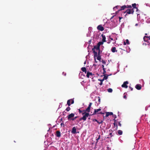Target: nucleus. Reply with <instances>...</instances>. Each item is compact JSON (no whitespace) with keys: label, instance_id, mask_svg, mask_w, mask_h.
<instances>
[{"label":"nucleus","instance_id":"3c124183","mask_svg":"<svg viewBox=\"0 0 150 150\" xmlns=\"http://www.w3.org/2000/svg\"><path fill=\"white\" fill-rule=\"evenodd\" d=\"M114 122L116 123V120H115V119H114Z\"/></svg>","mask_w":150,"mask_h":150},{"label":"nucleus","instance_id":"7c9ffc66","mask_svg":"<svg viewBox=\"0 0 150 150\" xmlns=\"http://www.w3.org/2000/svg\"><path fill=\"white\" fill-rule=\"evenodd\" d=\"M126 44H127V45H128V44H129V40L128 39H127L126 40Z\"/></svg>","mask_w":150,"mask_h":150},{"label":"nucleus","instance_id":"5701e85b","mask_svg":"<svg viewBox=\"0 0 150 150\" xmlns=\"http://www.w3.org/2000/svg\"><path fill=\"white\" fill-rule=\"evenodd\" d=\"M97 59L99 60V61H100L101 60V56L100 55H97Z\"/></svg>","mask_w":150,"mask_h":150},{"label":"nucleus","instance_id":"37998d69","mask_svg":"<svg viewBox=\"0 0 150 150\" xmlns=\"http://www.w3.org/2000/svg\"><path fill=\"white\" fill-rule=\"evenodd\" d=\"M99 84L100 85H102L103 84V82H100V83Z\"/></svg>","mask_w":150,"mask_h":150},{"label":"nucleus","instance_id":"864d4df0","mask_svg":"<svg viewBox=\"0 0 150 150\" xmlns=\"http://www.w3.org/2000/svg\"><path fill=\"white\" fill-rule=\"evenodd\" d=\"M93 66H96V64H93Z\"/></svg>","mask_w":150,"mask_h":150},{"label":"nucleus","instance_id":"bf43d9fd","mask_svg":"<svg viewBox=\"0 0 150 150\" xmlns=\"http://www.w3.org/2000/svg\"><path fill=\"white\" fill-rule=\"evenodd\" d=\"M115 118H116V115H115Z\"/></svg>","mask_w":150,"mask_h":150},{"label":"nucleus","instance_id":"473e14b6","mask_svg":"<svg viewBox=\"0 0 150 150\" xmlns=\"http://www.w3.org/2000/svg\"><path fill=\"white\" fill-rule=\"evenodd\" d=\"M102 63L103 64H105V63H106L105 61L103 59L102 60Z\"/></svg>","mask_w":150,"mask_h":150},{"label":"nucleus","instance_id":"f257e3e1","mask_svg":"<svg viewBox=\"0 0 150 150\" xmlns=\"http://www.w3.org/2000/svg\"><path fill=\"white\" fill-rule=\"evenodd\" d=\"M69 138L74 139V137L75 136V127H73L71 130H69Z\"/></svg>","mask_w":150,"mask_h":150},{"label":"nucleus","instance_id":"4d7b16f0","mask_svg":"<svg viewBox=\"0 0 150 150\" xmlns=\"http://www.w3.org/2000/svg\"><path fill=\"white\" fill-rule=\"evenodd\" d=\"M64 125V124H63L62 123H61V126H62V125Z\"/></svg>","mask_w":150,"mask_h":150},{"label":"nucleus","instance_id":"423d86ee","mask_svg":"<svg viewBox=\"0 0 150 150\" xmlns=\"http://www.w3.org/2000/svg\"><path fill=\"white\" fill-rule=\"evenodd\" d=\"M83 117L80 118V120H83L84 121H85L86 120L87 117H88L89 116H90L89 115V113L88 112H85L84 113V114Z\"/></svg>","mask_w":150,"mask_h":150},{"label":"nucleus","instance_id":"dca6fc26","mask_svg":"<svg viewBox=\"0 0 150 150\" xmlns=\"http://www.w3.org/2000/svg\"><path fill=\"white\" fill-rule=\"evenodd\" d=\"M143 45L144 46H146L147 45L148 47H149V46L150 45V43L149 42H144L143 43Z\"/></svg>","mask_w":150,"mask_h":150},{"label":"nucleus","instance_id":"6e6d98bb","mask_svg":"<svg viewBox=\"0 0 150 150\" xmlns=\"http://www.w3.org/2000/svg\"><path fill=\"white\" fill-rule=\"evenodd\" d=\"M106 72V71H103V73H105Z\"/></svg>","mask_w":150,"mask_h":150},{"label":"nucleus","instance_id":"ddd939ff","mask_svg":"<svg viewBox=\"0 0 150 150\" xmlns=\"http://www.w3.org/2000/svg\"><path fill=\"white\" fill-rule=\"evenodd\" d=\"M150 40V37H148L146 36H144V41L147 42L149 40Z\"/></svg>","mask_w":150,"mask_h":150},{"label":"nucleus","instance_id":"6ab92c4d","mask_svg":"<svg viewBox=\"0 0 150 150\" xmlns=\"http://www.w3.org/2000/svg\"><path fill=\"white\" fill-rule=\"evenodd\" d=\"M111 50L112 52H117V51L116 50V48L115 47H112L111 49Z\"/></svg>","mask_w":150,"mask_h":150},{"label":"nucleus","instance_id":"13d9d810","mask_svg":"<svg viewBox=\"0 0 150 150\" xmlns=\"http://www.w3.org/2000/svg\"><path fill=\"white\" fill-rule=\"evenodd\" d=\"M98 101H99V102H100V99H99L98 100Z\"/></svg>","mask_w":150,"mask_h":150},{"label":"nucleus","instance_id":"a18cd8bd","mask_svg":"<svg viewBox=\"0 0 150 150\" xmlns=\"http://www.w3.org/2000/svg\"><path fill=\"white\" fill-rule=\"evenodd\" d=\"M98 113L100 114H104V113L102 112H99Z\"/></svg>","mask_w":150,"mask_h":150},{"label":"nucleus","instance_id":"8fccbe9b","mask_svg":"<svg viewBox=\"0 0 150 150\" xmlns=\"http://www.w3.org/2000/svg\"><path fill=\"white\" fill-rule=\"evenodd\" d=\"M139 25V24H138V23H136V24H135V25L136 26H137V25Z\"/></svg>","mask_w":150,"mask_h":150},{"label":"nucleus","instance_id":"ea45409f","mask_svg":"<svg viewBox=\"0 0 150 150\" xmlns=\"http://www.w3.org/2000/svg\"><path fill=\"white\" fill-rule=\"evenodd\" d=\"M109 135H110L111 136L110 137H112V133H110L109 134Z\"/></svg>","mask_w":150,"mask_h":150},{"label":"nucleus","instance_id":"7ed1b4c3","mask_svg":"<svg viewBox=\"0 0 150 150\" xmlns=\"http://www.w3.org/2000/svg\"><path fill=\"white\" fill-rule=\"evenodd\" d=\"M120 9H119L116 12V14H117L119 11H121L122 10H124L126 8H131L132 6L131 5H124L120 7Z\"/></svg>","mask_w":150,"mask_h":150},{"label":"nucleus","instance_id":"f3484780","mask_svg":"<svg viewBox=\"0 0 150 150\" xmlns=\"http://www.w3.org/2000/svg\"><path fill=\"white\" fill-rule=\"evenodd\" d=\"M113 115L112 112H107L106 113V115L105 116L106 117H108L109 115Z\"/></svg>","mask_w":150,"mask_h":150},{"label":"nucleus","instance_id":"9d476101","mask_svg":"<svg viewBox=\"0 0 150 150\" xmlns=\"http://www.w3.org/2000/svg\"><path fill=\"white\" fill-rule=\"evenodd\" d=\"M128 83V81H127L124 82L123 84L121 86L123 88H127L128 87V86L127 84Z\"/></svg>","mask_w":150,"mask_h":150},{"label":"nucleus","instance_id":"aec40b11","mask_svg":"<svg viewBox=\"0 0 150 150\" xmlns=\"http://www.w3.org/2000/svg\"><path fill=\"white\" fill-rule=\"evenodd\" d=\"M101 36L102 37V41L103 42H105L106 41V38L105 36L104 35H103V34L101 35Z\"/></svg>","mask_w":150,"mask_h":150},{"label":"nucleus","instance_id":"20e7f679","mask_svg":"<svg viewBox=\"0 0 150 150\" xmlns=\"http://www.w3.org/2000/svg\"><path fill=\"white\" fill-rule=\"evenodd\" d=\"M129 8V9H127L124 12V13H126V14L125 15V16H126L127 14H133V13L134 12L133 8Z\"/></svg>","mask_w":150,"mask_h":150},{"label":"nucleus","instance_id":"cd10ccee","mask_svg":"<svg viewBox=\"0 0 150 150\" xmlns=\"http://www.w3.org/2000/svg\"><path fill=\"white\" fill-rule=\"evenodd\" d=\"M100 139V135H99L98 138L96 140V143H97L98 141V140Z\"/></svg>","mask_w":150,"mask_h":150},{"label":"nucleus","instance_id":"412c9836","mask_svg":"<svg viewBox=\"0 0 150 150\" xmlns=\"http://www.w3.org/2000/svg\"><path fill=\"white\" fill-rule=\"evenodd\" d=\"M81 70L83 72H84L85 73H86L87 72L86 69V67H83L81 68Z\"/></svg>","mask_w":150,"mask_h":150},{"label":"nucleus","instance_id":"09e8293b","mask_svg":"<svg viewBox=\"0 0 150 150\" xmlns=\"http://www.w3.org/2000/svg\"><path fill=\"white\" fill-rule=\"evenodd\" d=\"M103 71H105V69L104 68H104H103Z\"/></svg>","mask_w":150,"mask_h":150},{"label":"nucleus","instance_id":"bb28decb","mask_svg":"<svg viewBox=\"0 0 150 150\" xmlns=\"http://www.w3.org/2000/svg\"><path fill=\"white\" fill-rule=\"evenodd\" d=\"M108 75H107V76L105 75L103 77V79H104V80L107 79H108Z\"/></svg>","mask_w":150,"mask_h":150},{"label":"nucleus","instance_id":"c9c22d12","mask_svg":"<svg viewBox=\"0 0 150 150\" xmlns=\"http://www.w3.org/2000/svg\"><path fill=\"white\" fill-rule=\"evenodd\" d=\"M98 53H97V55H100V49H99V50H98Z\"/></svg>","mask_w":150,"mask_h":150},{"label":"nucleus","instance_id":"a878e982","mask_svg":"<svg viewBox=\"0 0 150 150\" xmlns=\"http://www.w3.org/2000/svg\"><path fill=\"white\" fill-rule=\"evenodd\" d=\"M120 7V6H115L114 7L113 9L114 10H115V8H117V9H119Z\"/></svg>","mask_w":150,"mask_h":150},{"label":"nucleus","instance_id":"c756f323","mask_svg":"<svg viewBox=\"0 0 150 150\" xmlns=\"http://www.w3.org/2000/svg\"><path fill=\"white\" fill-rule=\"evenodd\" d=\"M70 108L69 107H67L66 108V110L67 111H68L70 110Z\"/></svg>","mask_w":150,"mask_h":150},{"label":"nucleus","instance_id":"79ce46f5","mask_svg":"<svg viewBox=\"0 0 150 150\" xmlns=\"http://www.w3.org/2000/svg\"><path fill=\"white\" fill-rule=\"evenodd\" d=\"M123 97L124 98L126 99L127 98V97L126 95H125Z\"/></svg>","mask_w":150,"mask_h":150},{"label":"nucleus","instance_id":"393cba45","mask_svg":"<svg viewBox=\"0 0 150 150\" xmlns=\"http://www.w3.org/2000/svg\"><path fill=\"white\" fill-rule=\"evenodd\" d=\"M103 41H102V42H98V43L97 44L100 47V45H102L103 44Z\"/></svg>","mask_w":150,"mask_h":150},{"label":"nucleus","instance_id":"f03ea898","mask_svg":"<svg viewBox=\"0 0 150 150\" xmlns=\"http://www.w3.org/2000/svg\"><path fill=\"white\" fill-rule=\"evenodd\" d=\"M100 47L97 44L96 45L94 46L93 48L92 49V50L94 54L95 57H97V52L95 51V50L96 49V50H99Z\"/></svg>","mask_w":150,"mask_h":150},{"label":"nucleus","instance_id":"f8f14e48","mask_svg":"<svg viewBox=\"0 0 150 150\" xmlns=\"http://www.w3.org/2000/svg\"><path fill=\"white\" fill-rule=\"evenodd\" d=\"M135 88L138 90H140L142 88V86L139 84H137L135 86Z\"/></svg>","mask_w":150,"mask_h":150},{"label":"nucleus","instance_id":"0eeeda50","mask_svg":"<svg viewBox=\"0 0 150 150\" xmlns=\"http://www.w3.org/2000/svg\"><path fill=\"white\" fill-rule=\"evenodd\" d=\"M74 113H71L70 114H69V115L67 117L68 119L69 120H74L75 118H71L72 117H74Z\"/></svg>","mask_w":150,"mask_h":150},{"label":"nucleus","instance_id":"4be33fe9","mask_svg":"<svg viewBox=\"0 0 150 150\" xmlns=\"http://www.w3.org/2000/svg\"><path fill=\"white\" fill-rule=\"evenodd\" d=\"M117 133H118V134H119V135H121L122 134V131L121 130H118Z\"/></svg>","mask_w":150,"mask_h":150},{"label":"nucleus","instance_id":"2f4dec72","mask_svg":"<svg viewBox=\"0 0 150 150\" xmlns=\"http://www.w3.org/2000/svg\"><path fill=\"white\" fill-rule=\"evenodd\" d=\"M113 124L114 125V126L115 127L116 125V129H117V124H116V123H115V122H114V123H113Z\"/></svg>","mask_w":150,"mask_h":150},{"label":"nucleus","instance_id":"f704fd0d","mask_svg":"<svg viewBox=\"0 0 150 150\" xmlns=\"http://www.w3.org/2000/svg\"><path fill=\"white\" fill-rule=\"evenodd\" d=\"M93 122H96L98 121V120L96 119H94L92 120Z\"/></svg>","mask_w":150,"mask_h":150},{"label":"nucleus","instance_id":"9b49d317","mask_svg":"<svg viewBox=\"0 0 150 150\" xmlns=\"http://www.w3.org/2000/svg\"><path fill=\"white\" fill-rule=\"evenodd\" d=\"M98 30L101 31H103L104 30V28L101 25H98L97 27Z\"/></svg>","mask_w":150,"mask_h":150},{"label":"nucleus","instance_id":"a19ab883","mask_svg":"<svg viewBox=\"0 0 150 150\" xmlns=\"http://www.w3.org/2000/svg\"><path fill=\"white\" fill-rule=\"evenodd\" d=\"M94 58L95 61V62L97 63V61L96 60V57H95L94 56Z\"/></svg>","mask_w":150,"mask_h":150},{"label":"nucleus","instance_id":"de8ad7c7","mask_svg":"<svg viewBox=\"0 0 150 150\" xmlns=\"http://www.w3.org/2000/svg\"><path fill=\"white\" fill-rule=\"evenodd\" d=\"M129 88L131 89V91H132L133 90V88L131 87L130 86H129Z\"/></svg>","mask_w":150,"mask_h":150},{"label":"nucleus","instance_id":"052dcab7","mask_svg":"<svg viewBox=\"0 0 150 150\" xmlns=\"http://www.w3.org/2000/svg\"><path fill=\"white\" fill-rule=\"evenodd\" d=\"M145 34L146 35H147V34Z\"/></svg>","mask_w":150,"mask_h":150},{"label":"nucleus","instance_id":"680f3d73","mask_svg":"<svg viewBox=\"0 0 150 150\" xmlns=\"http://www.w3.org/2000/svg\"><path fill=\"white\" fill-rule=\"evenodd\" d=\"M75 133H76V132H75Z\"/></svg>","mask_w":150,"mask_h":150},{"label":"nucleus","instance_id":"1a4fd4ad","mask_svg":"<svg viewBox=\"0 0 150 150\" xmlns=\"http://www.w3.org/2000/svg\"><path fill=\"white\" fill-rule=\"evenodd\" d=\"M74 103V100L73 99L69 100L67 101V104L69 106L71 104H73Z\"/></svg>","mask_w":150,"mask_h":150},{"label":"nucleus","instance_id":"72a5a7b5","mask_svg":"<svg viewBox=\"0 0 150 150\" xmlns=\"http://www.w3.org/2000/svg\"><path fill=\"white\" fill-rule=\"evenodd\" d=\"M79 112L80 113H82H82H83V111H81L80 109H79Z\"/></svg>","mask_w":150,"mask_h":150},{"label":"nucleus","instance_id":"39448f33","mask_svg":"<svg viewBox=\"0 0 150 150\" xmlns=\"http://www.w3.org/2000/svg\"><path fill=\"white\" fill-rule=\"evenodd\" d=\"M92 104V103H90L88 106L87 108H86V110H83V112L82 113V115H83V114H84V113H85V112H88H88H90V108Z\"/></svg>","mask_w":150,"mask_h":150},{"label":"nucleus","instance_id":"b1692460","mask_svg":"<svg viewBox=\"0 0 150 150\" xmlns=\"http://www.w3.org/2000/svg\"><path fill=\"white\" fill-rule=\"evenodd\" d=\"M109 93H111L112 91V88H109L107 89Z\"/></svg>","mask_w":150,"mask_h":150},{"label":"nucleus","instance_id":"a211bd4d","mask_svg":"<svg viewBox=\"0 0 150 150\" xmlns=\"http://www.w3.org/2000/svg\"><path fill=\"white\" fill-rule=\"evenodd\" d=\"M132 6L133 7V9L134 8H136V11H137L138 10V8H137L136 7V4L135 3L132 4Z\"/></svg>","mask_w":150,"mask_h":150},{"label":"nucleus","instance_id":"49530a36","mask_svg":"<svg viewBox=\"0 0 150 150\" xmlns=\"http://www.w3.org/2000/svg\"><path fill=\"white\" fill-rule=\"evenodd\" d=\"M111 40H113V39L110 37L109 38Z\"/></svg>","mask_w":150,"mask_h":150},{"label":"nucleus","instance_id":"58836bf2","mask_svg":"<svg viewBox=\"0 0 150 150\" xmlns=\"http://www.w3.org/2000/svg\"><path fill=\"white\" fill-rule=\"evenodd\" d=\"M119 21H120V20L121 19H122V17H119Z\"/></svg>","mask_w":150,"mask_h":150},{"label":"nucleus","instance_id":"c85d7f7f","mask_svg":"<svg viewBox=\"0 0 150 150\" xmlns=\"http://www.w3.org/2000/svg\"><path fill=\"white\" fill-rule=\"evenodd\" d=\"M97 122L99 124L102 123L103 122V121L101 120L100 122L98 121Z\"/></svg>","mask_w":150,"mask_h":150},{"label":"nucleus","instance_id":"e433bc0d","mask_svg":"<svg viewBox=\"0 0 150 150\" xmlns=\"http://www.w3.org/2000/svg\"><path fill=\"white\" fill-rule=\"evenodd\" d=\"M118 125L120 127L121 126V124L120 122H119L118 123Z\"/></svg>","mask_w":150,"mask_h":150},{"label":"nucleus","instance_id":"4c0bfd02","mask_svg":"<svg viewBox=\"0 0 150 150\" xmlns=\"http://www.w3.org/2000/svg\"><path fill=\"white\" fill-rule=\"evenodd\" d=\"M98 80L101 82H103L104 80L103 79H98Z\"/></svg>","mask_w":150,"mask_h":150},{"label":"nucleus","instance_id":"6e6552de","mask_svg":"<svg viewBox=\"0 0 150 150\" xmlns=\"http://www.w3.org/2000/svg\"><path fill=\"white\" fill-rule=\"evenodd\" d=\"M93 74L91 72H90L89 71H87L86 74V76L88 78H92L93 75Z\"/></svg>","mask_w":150,"mask_h":150},{"label":"nucleus","instance_id":"5fc2aeb1","mask_svg":"<svg viewBox=\"0 0 150 150\" xmlns=\"http://www.w3.org/2000/svg\"><path fill=\"white\" fill-rule=\"evenodd\" d=\"M114 16H112V17L111 18V19H112V18H113Z\"/></svg>","mask_w":150,"mask_h":150},{"label":"nucleus","instance_id":"603ef678","mask_svg":"<svg viewBox=\"0 0 150 150\" xmlns=\"http://www.w3.org/2000/svg\"><path fill=\"white\" fill-rule=\"evenodd\" d=\"M102 68H104V65H102Z\"/></svg>","mask_w":150,"mask_h":150},{"label":"nucleus","instance_id":"2eb2a0df","mask_svg":"<svg viewBox=\"0 0 150 150\" xmlns=\"http://www.w3.org/2000/svg\"><path fill=\"white\" fill-rule=\"evenodd\" d=\"M56 136L58 137L61 136L60 132L59 131H57L56 132Z\"/></svg>","mask_w":150,"mask_h":150},{"label":"nucleus","instance_id":"4468645a","mask_svg":"<svg viewBox=\"0 0 150 150\" xmlns=\"http://www.w3.org/2000/svg\"><path fill=\"white\" fill-rule=\"evenodd\" d=\"M100 110H101V109L100 108H99L97 109H94V112L93 113L92 115H93L96 114L97 112H98L99 111H100Z\"/></svg>","mask_w":150,"mask_h":150},{"label":"nucleus","instance_id":"c03bdc74","mask_svg":"<svg viewBox=\"0 0 150 150\" xmlns=\"http://www.w3.org/2000/svg\"><path fill=\"white\" fill-rule=\"evenodd\" d=\"M126 44H126V42H124V43H123V45H126Z\"/></svg>","mask_w":150,"mask_h":150}]
</instances>
